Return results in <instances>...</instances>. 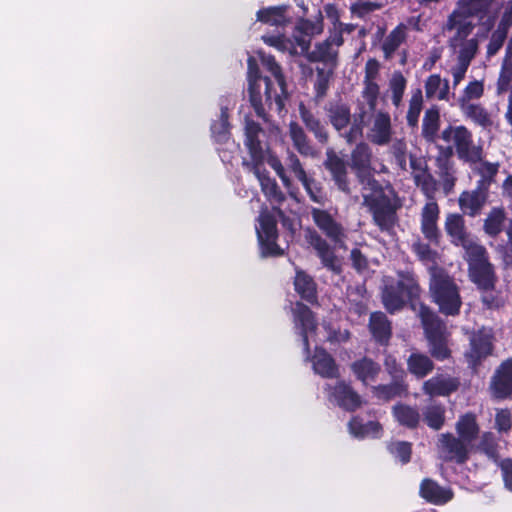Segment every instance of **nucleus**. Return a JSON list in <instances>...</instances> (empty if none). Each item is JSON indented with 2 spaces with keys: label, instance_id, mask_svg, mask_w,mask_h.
Returning a JSON list of instances; mask_svg holds the SVG:
<instances>
[{
  "label": "nucleus",
  "instance_id": "14",
  "mask_svg": "<svg viewBox=\"0 0 512 512\" xmlns=\"http://www.w3.org/2000/svg\"><path fill=\"white\" fill-rule=\"evenodd\" d=\"M392 134L389 113L381 110L374 112L368 125L367 139L373 144L384 146L391 142Z\"/></svg>",
  "mask_w": 512,
  "mask_h": 512
},
{
  "label": "nucleus",
  "instance_id": "61",
  "mask_svg": "<svg viewBox=\"0 0 512 512\" xmlns=\"http://www.w3.org/2000/svg\"><path fill=\"white\" fill-rule=\"evenodd\" d=\"M381 7L382 5L377 2L359 0L353 3L350 9L353 14L359 17H364L367 14L380 9Z\"/></svg>",
  "mask_w": 512,
  "mask_h": 512
},
{
  "label": "nucleus",
  "instance_id": "23",
  "mask_svg": "<svg viewBox=\"0 0 512 512\" xmlns=\"http://www.w3.org/2000/svg\"><path fill=\"white\" fill-rule=\"evenodd\" d=\"M471 349L466 353L468 361L474 365L482 357L487 356L491 352V335L486 329L480 330L473 334L470 339Z\"/></svg>",
  "mask_w": 512,
  "mask_h": 512
},
{
  "label": "nucleus",
  "instance_id": "34",
  "mask_svg": "<svg viewBox=\"0 0 512 512\" xmlns=\"http://www.w3.org/2000/svg\"><path fill=\"white\" fill-rule=\"evenodd\" d=\"M349 432L355 438L363 439L366 437L377 438L381 436L382 426L375 421H369L364 424L361 419L354 417L349 422Z\"/></svg>",
  "mask_w": 512,
  "mask_h": 512
},
{
  "label": "nucleus",
  "instance_id": "25",
  "mask_svg": "<svg viewBox=\"0 0 512 512\" xmlns=\"http://www.w3.org/2000/svg\"><path fill=\"white\" fill-rule=\"evenodd\" d=\"M311 362L316 374L324 378H334L338 376V367L332 356L325 350L316 348Z\"/></svg>",
  "mask_w": 512,
  "mask_h": 512
},
{
  "label": "nucleus",
  "instance_id": "59",
  "mask_svg": "<svg viewBox=\"0 0 512 512\" xmlns=\"http://www.w3.org/2000/svg\"><path fill=\"white\" fill-rule=\"evenodd\" d=\"M297 31L311 39L312 36L318 35L323 31L321 21L312 22L310 20H300L296 25Z\"/></svg>",
  "mask_w": 512,
  "mask_h": 512
},
{
  "label": "nucleus",
  "instance_id": "37",
  "mask_svg": "<svg viewBox=\"0 0 512 512\" xmlns=\"http://www.w3.org/2000/svg\"><path fill=\"white\" fill-rule=\"evenodd\" d=\"M445 229L447 234L451 237L452 242L457 246H460L469 239L465 230L464 219L459 214H449L446 217Z\"/></svg>",
  "mask_w": 512,
  "mask_h": 512
},
{
  "label": "nucleus",
  "instance_id": "5",
  "mask_svg": "<svg viewBox=\"0 0 512 512\" xmlns=\"http://www.w3.org/2000/svg\"><path fill=\"white\" fill-rule=\"evenodd\" d=\"M418 315L429 343L431 355L437 360L447 359L450 356V350L447 345L448 335L445 325L435 313L423 304L419 305Z\"/></svg>",
  "mask_w": 512,
  "mask_h": 512
},
{
  "label": "nucleus",
  "instance_id": "29",
  "mask_svg": "<svg viewBox=\"0 0 512 512\" xmlns=\"http://www.w3.org/2000/svg\"><path fill=\"white\" fill-rule=\"evenodd\" d=\"M351 369L358 380L367 385L376 380L380 365L369 358H362L352 363Z\"/></svg>",
  "mask_w": 512,
  "mask_h": 512
},
{
  "label": "nucleus",
  "instance_id": "26",
  "mask_svg": "<svg viewBox=\"0 0 512 512\" xmlns=\"http://www.w3.org/2000/svg\"><path fill=\"white\" fill-rule=\"evenodd\" d=\"M486 201V191L481 187L471 192H463L459 197L461 210L470 216H474L483 207Z\"/></svg>",
  "mask_w": 512,
  "mask_h": 512
},
{
  "label": "nucleus",
  "instance_id": "30",
  "mask_svg": "<svg viewBox=\"0 0 512 512\" xmlns=\"http://www.w3.org/2000/svg\"><path fill=\"white\" fill-rule=\"evenodd\" d=\"M460 107L467 118L483 129H491L494 126L493 116L480 104L463 103Z\"/></svg>",
  "mask_w": 512,
  "mask_h": 512
},
{
  "label": "nucleus",
  "instance_id": "20",
  "mask_svg": "<svg viewBox=\"0 0 512 512\" xmlns=\"http://www.w3.org/2000/svg\"><path fill=\"white\" fill-rule=\"evenodd\" d=\"M439 206L434 201H428L421 211V232L431 243L437 244L440 237L438 229Z\"/></svg>",
  "mask_w": 512,
  "mask_h": 512
},
{
  "label": "nucleus",
  "instance_id": "24",
  "mask_svg": "<svg viewBox=\"0 0 512 512\" xmlns=\"http://www.w3.org/2000/svg\"><path fill=\"white\" fill-rule=\"evenodd\" d=\"M455 378L437 375L423 383V391L430 396H447L458 388Z\"/></svg>",
  "mask_w": 512,
  "mask_h": 512
},
{
  "label": "nucleus",
  "instance_id": "11",
  "mask_svg": "<svg viewBox=\"0 0 512 512\" xmlns=\"http://www.w3.org/2000/svg\"><path fill=\"white\" fill-rule=\"evenodd\" d=\"M379 96V86L377 82L364 81V89L362 97L366 101L367 107L361 106L359 113L355 116L354 123L350 130L344 134L347 142L352 143L362 135V124L365 122V117L368 112H374Z\"/></svg>",
  "mask_w": 512,
  "mask_h": 512
},
{
  "label": "nucleus",
  "instance_id": "55",
  "mask_svg": "<svg viewBox=\"0 0 512 512\" xmlns=\"http://www.w3.org/2000/svg\"><path fill=\"white\" fill-rule=\"evenodd\" d=\"M423 97L421 90H417L411 96L407 112V122L410 126H416L422 110Z\"/></svg>",
  "mask_w": 512,
  "mask_h": 512
},
{
  "label": "nucleus",
  "instance_id": "21",
  "mask_svg": "<svg viewBox=\"0 0 512 512\" xmlns=\"http://www.w3.org/2000/svg\"><path fill=\"white\" fill-rule=\"evenodd\" d=\"M491 389L497 398H506L512 393V358L501 365L493 378Z\"/></svg>",
  "mask_w": 512,
  "mask_h": 512
},
{
  "label": "nucleus",
  "instance_id": "18",
  "mask_svg": "<svg viewBox=\"0 0 512 512\" xmlns=\"http://www.w3.org/2000/svg\"><path fill=\"white\" fill-rule=\"evenodd\" d=\"M311 216L314 224L335 243L341 242L345 236L343 226L327 211L312 208Z\"/></svg>",
  "mask_w": 512,
  "mask_h": 512
},
{
  "label": "nucleus",
  "instance_id": "39",
  "mask_svg": "<svg viewBox=\"0 0 512 512\" xmlns=\"http://www.w3.org/2000/svg\"><path fill=\"white\" fill-rule=\"evenodd\" d=\"M407 27L401 23L396 26L384 39L382 50L386 59H391L395 51L401 46L407 37Z\"/></svg>",
  "mask_w": 512,
  "mask_h": 512
},
{
  "label": "nucleus",
  "instance_id": "4",
  "mask_svg": "<svg viewBox=\"0 0 512 512\" xmlns=\"http://www.w3.org/2000/svg\"><path fill=\"white\" fill-rule=\"evenodd\" d=\"M493 0H458L456 8L448 17L446 27L461 26L474 28L473 19L490 29L494 19L488 15Z\"/></svg>",
  "mask_w": 512,
  "mask_h": 512
},
{
  "label": "nucleus",
  "instance_id": "8",
  "mask_svg": "<svg viewBox=\"0 0 512 512\" xmlns=\"http://www.w3.org/2000/svg\"><path fill=\"white\" fill-rule=\"evenodd\" d=\"M441 138L450 149L455 148L459 158L476 162L481 158V150L473 143L471 132L464 126H449L444 129Z\"/></svg>",
  "mask_w": 512,
  "mask_h": 512
},
{
  "label": "nucleus",
  "instance_id": "28",
  "mask_svg": "<svg viewBox=\"0 0 512 512\" xmlns=\"http://www.w3.org/2000/svg\"><path fill=\"white\" fill-rule=\"evenodd\" d=\"M369 330L373 338L381 344H386L390 339L391 324L382 312H374L370 315Z\"/></svg>",
  "mask_w": 512,
  "mask_h": 512
},
{
  "label": "nucleus",
  "instance_id": "27",
  "mask_svg": "<svg viewBox=\"0 0 512 512\" xmlns=\"http://www.w3.org/2000/svg\"><path fill=\"white\" fill-rule=\"evenodd\" d=\"M420 494L427 501L441 505L452 499V492L449 489L440 487L436 482L425 479L420 486Z\"/></svg>",
  "mask_w": 512,
  "mask_h": 512
},
{
  "label": "nucleus",
  "instance_id": "19",
  "mask_svg": "<svg viewBox=\"0 0 512 512\" xmlns=\"http://www.w3.org/2000/svg\"><path fill=\"white\" fill-rule=\"evenodd\" d=\"M308 243L315 249L322 264L335 273L341 271L339 259L335 256L333 249L316 231L309 230L306 235Z\"/></svg>",
  "mask_w": 512,
  "mask_h": 512
},
{
  "label": "nucleus",
  "instance_id": "54",
  "mask_svg": "<svg viewBox=\"0 0 512 512\" xmlns=\"http://www.w3.org/2000/svg\"><path fill=\"white\" fill-rule=\"evenodd\" d=\"M439 114L436 110H427L425 112L422 124L423 136L432 141L438 130Z\"/></svg>",
  "mask_w": 512,
  "mask_h": 512
},
{
  "label": "nucleus",
  "instance_id": "10",
  "mask_svg": "<svg viewBox=\"0 0 512 512\" xmlns=\"http://www.w3.org/2000/svg\"><path fill=\"white\" fill-rule=\"evenodd\" d=\"M446 29L455 32L449 40V45L457 55V62L470 65L478 50L477 39H467L473 28L453 26Z\"/></svg>",
  "mask_w": 512,
  "mask_h": 512
},
{
  "label": "nucleus",
  "instance_id": "2",
  "mask_svg": "<svg viewBox=\"0 0 512 512\" xmlns=\"http://www.w3.org/2000/svg\"><path fill=\"white\" fill-rule=\"evenodd\" d=\"M245 140L244 145L249 151L251 161L243 160V166L252 172L258 179L261 189L266 197L273 203L280 204L285 196L280 191L275 180L268 177L260 166L264 162V148L261 145L260 136L263 131L260 126L248 118L245 120Z\"/></svg>",
  "mask_w": 512,
  "mask_h": 512
},
{
  "label": "nucleus",
  "instance_id": "46",
  "mask_svg": "<svg viewBox=\"0 0 512 512\" xmlns=\"http://www.w3.org/2000/svg\"><path fill=\"white\" fill-rule=\"evenodd\" d=\"M300 182L311 201L321 205L326 203L327 196L320 182L316 181L314 178L308 175L301 179Z\"/></svg>",
  "mask_w": 512,
  "mask_h": 512
},
{
  "label": "nucleus",
  "instance_id": "7",
  "mask_svg": "<svg viewBox=\"0 0 512 512\" xmlns=\"http://www.w3.org/2000/svg\"><path fill=\"white\" fill-rule=\"evenodd\" d=\"M265 84V98L267 102L274 104L277 110L283 108V101L281 95L277 92H273L271 83L268 78H262L259 74L256 60L253 57L248 58V92L250 97L251 105L253 106L257 116L265 118V111L262 103L261 94V83Z\"/></svg>",
  "mask_w": 512,
  "mask_h": 512
},
{
  "label": "nucleus",
  "instance_id": "53",
  "mask_svg": "<svg viewBox=\"0 0 512 512\" xmlns=\"http://www.w3.org/2000/svg\"><path fill=\"white\" fill-rule=\"evenodd\" d=\"M389 88L392 92V102L398 107L402 101V97L406 88V79L401 72H394L389 81Z\"/></svg>",
  "mask_w": 512,
  "mask_h": 512
},
{
  "label": "nucleus",
  "instance_id": "1",
  "mask_svg": "<svg viewBox=\"0 0 512 512\" xmlns=\"http://www.w3.org/2000/svg\"><path fill=\"white\" fill-rule=\"evenodd\" d=\"M372 152L366 143H359L351 153V168L362 185L363 205L373 216L374 223L382 230H390L395 223V208L391 202L392 191L384 188L373 177Z\"/></svg>",
  "mask_w": 512,
  "mask_h": 512
},
{
  "label": "nucleus",
  "instance_id": "47",
  "mask_svg": "<svg viewBox=\"0 0 512 512\" xmlns=\"http://www.w3.org/2000/svg\"><path fill=\"white\" fill-rule=\"evenodd\" d=\"M405 391L406 387L399 381H395L387 385L374 386L372 388L374 396L383 401H389L390 399L401 395Z\"/></svg>",
  "mask_w": 512,
  "mask_h": 512
},
{
  "label": "nucleus",
  "instance_id": "13",
  "mask_svg": "<svg viewBox=\"0 0 512 512\" xmlns=\"http://www.w3.org/2000/svg\"><path fill=\"white\" fill-rule=\"evenodd\" d=\"M263 41L281 52L290 55H304L308 53L311 39L297 31L295 27L292 39L284 36H263Z\"/></svg>",
  "mask_w": 512,
  "mask_h": 512
},
{
  "label": "nucleus",
  "instance_id": "31",
  "mask_svg": "<svg viewBox=\"0 0 512 512\" xmlns=\"http://www.w3.org/2000/svg\"><path fill=\"white\" fill-rule=\"evenodd\" d=\"M299 114L306 128L314 134L315 138L321 143H326L328 132L325 125L303 103L299 105Z\"/></svg>",
  "mask_w": 512,
  "mask_h": 512
},
{
  "label": "nucleus",
  "instance_id": "57",
  "mask_svg": "<svg viewBox=\"0 0 512 512\" xmlns=\"http://www.w3.org/2000/svg\"><path fill=\"white\" fill-rule=\"evenodd\" d=\"M388 450L394 458L399 459L403 464L410 461V443L404 441L392 442L388 445Z\"/></svg>",
  "mask_w": 512,
  "mask_h": 512
},
{
  "label": "nucleus",
  "instance_id": "63",
  "mask_svg": "<svg viewBox=\"0 0 512 512\" xmlns=\"http://www.w3.org/2000/svg\"><path fill=\"white\" fill-rule=\"evenodd\" d=\"M406 144L402 140H396L391 146V153L395 157L397 165L406 170Z\"/></svg>",
  "mask_w": 512,
  "mask_h": 512
},
{
  "label": "nucleus",
  "instance_id": "43",
  "mask_svg": "<svg viewBox=\"0 0 512 512\" xmlns=\"http://www.w3.org/2000/svg\"><path fill=\"white\" fill-rule=\"evenodd\" d=\"M456 431L458 437L472 444L479 431L475 415L467 413L461 416L456 423Z\"/></svg>",
  "mask_w": 512,
  "mask_h": 512
},
{
  "label": "nucleus",
  "instance_id": "16",
  "mask_svg": "<svg viewBox=\"0 0 512 512\" xmlns=\"http://www.w3.org/2000/svg\"><path fill=\"white\" fill-rule=\"evenodd\" d=\"M472 444L452 434H441L439 437V449L448 460L463 463L467 460Z\"/></svg>",
  "mask_w": 512,
  "mask_h": 512
},
{
  "label": "nucleus",
  "instance_id": "6",
  "mask_svg": "<svg viewBox=\"0 0 512 512\" xmlns=\"http://www.w3.org/2000/svg\"><path fill=\"white\" fill-rule=\"evenodd\" d=\"M398 277L397 282L385 284L382 291L383 305L390 313L399 311L408 300L419 295V285L412 273L401 272Z\"/></svg>",
  "mask_w": 512,
  "mask_h": 512
},
{
  "label": "nucleus",
  "instance_id": "42",
  "mask_svg": "<svg viewBox=\"0 0 512 512\" xmlns=\"http://www.w3.org/2000/svg\"><path fill=\"white\" fill-rule=\"evenodd\" d=\"M294 286L301 298L308 302H314L316 300V284L305 272L300 270L296 271Z\"/></svg>",
  "mask_w": 512,
  "mask_h": 512
},
{
  "label": "nucleus",
  "instance_id": "58",
  "mask_svg": "<svg viewBox=\"0 0 512 512\" xmlns=\"http://www.w3.org/2000/svg\"><path fill=\"white\" fill-rule=\"evenodd\" d=\"M484 92L483 83L481 81H472L464 89L462 97L459 99L460 105L470 103L471 100L479 99Z\"/></svg>",
  "mask_w": 512,
  "mask_h": 512
},
{
  "label": "nucleus",
  "instance_id": "51",
  "mask_svg": "<svg viewBox=\"0 0 512 512\" xmlns=\"http://www.w3.org/2000/svg\"><path fill=\"white\" fill-rule=\"evenodd\" d=\"M413 252L417 255L418 259L425 265L429 266V269L435 268L438 253L430 248V246L421 241H416L412 245Z\"/></svg>",
  "mask_w": 512,
  "mask_h": 512
},
{
  "label": "nucleus",
  "instance_id": "22",
  "mask_svg": "<svg viewBox=\"0 0 512 512\" xmlns=\"http://www.w3.org/2000/svg\"><path fill=\"white\" fill-rule=\"evenodd\" d=\"M325 167L332 174L333 180L337 187L345 193L350 192L349 182L347 178V167L343 159L337 156L333 151L327 152Z\"/></svg>",
  "mask_w": 512,
  "mask_h": 512
},
{
  "label": "nucleus",
  "instance_id": "32",
  "mask_svg": "<svg viewBox=\"0 0 512 512\" xmlns=\"http://www.w3.org/2000/svg\"><path fill=\"white\" fill-rule=\"evenodd\" d=\"M470 277L481 289L489 290L494 284V273L488 261L475 263L469 267Z\"/></svg>",
  "mask_w": 512,
  "mask_h": 512
},
{
  "label": "nucleus",
  "instance_id": "48",
  "mask_svg": "<svg viewBox=\"0 0 512 512\" xmlns=\"http://www.w3.org/2000/svg\"><path fill=\"white\" fill-rule=\"evenodd\" d=\"M460 246L465 250V257L469 263V267L473 266L475 263L487 261L485 248L472 239H467L465 243H462Z\"/></svg>",
  "mask_w": 512,
  "mask_h": 512
},
{
  "label": "nucleus",
  "instance_id": "62",
  "mask_svg": "<svg viewBox=\"0 0 512 512\" xmlns=\"http://www.w3.org/2000/svg\"><path fill=\"white\" fill-rule=\"evenodd\" d=\"M285 163L299 181L307 176L299 158L293 152H288Z\"/></svg>",
  "mask_w": 512,
  "mask_h": 512
},
{
  "label": "nucleus",
  "instance_id": "64",
  "mask_svg": "<svg viewBox=\"0 0 512 512\" xmlns=\"http://www.w3.org/2000/svg\"><path fill=\"white\" fill-rule=\"evenodd\" d=\"M506 36H507V34H505L502 31H498V30H496L492 34V37H491L490 42L487 47L488 56H493L499 51V49L502 47V45L506 39Z\"/></svg>",
  "mask_w": 512,
  "mask_h": 512
},
{
  "label": "nucleus",
  "instance_id": "41",
  "mask_svg": "<svg viewBox=\"0 0 512 512\" xmlns=\"http://www.w3.org/2000/svg\"><path fill=\"white\" fill-rule=\"evenodd\" d=\"M407 368L417 378H424L433 370L434 364L427 355L414 352L407 359Z\"/></svg>",
  "mask_w": 512,
  "mask_h": 512
},
{
  "label": "nucleus",
  "instance_id": "44",
  "mask_svg": "<svg viewBox=\"0 0 512 512\" xmlns=\"http://www.w3.org/2000/svg\"><path fill=\"white\" fill-rule=\"evenodd\" d=\"M424 421L434 429L439 430L445 421V408L442 405L432 403L423 410Z\"/></svg>",
  "mask_w": 512,
  "mask_h": 512
},
{
  "label": "nucleus",
  "instance_id": "33",
  "mask_svg": "<svg viewBox=\"0 0 512 512\" xmlns=\"http://www.w3.org/2000/svg\"><path fill=\"white\" fill-rule=\"evenodd\" d=\"M326 112L330 123L337 131L345 129L350 122V108L344 103H330L326 107Z\"/></svg>",
  "mask_w": 512,
  "mask_h": 512
},
{
  "label": "nucleus",
  "instance_id": "35",
  "mask_svg": "<svg viewBox=\"0 0 512 512\" xmlns=\"http://www.w3.org/2000/svg\"><path fill=\"white\" fill-rule=\"evenodd\" d=\"M286 11L285 5L262 8L256 14L257 21L272 26H284L289 22Z\"/></svg>",
  "mask_w": 512,
  "mask_h": 512
},
{
  "label": "nucleus",
  "instance_id": "49",
  "mask_svg": "<svg viewBox=\"0 0 512 512\" xmlns=\"http://www.w3.org/2000/svg\"><path fill=\"white\" fill-rule=\"evenodd\" d=\"M476 164L475 169L480 174L481 178L478 181V187L483 190H487L490 184L494 181V177L498 172L499 165L488 162H474Z\"/></svg>",
  "mask_w": 512,
  "mask_h": 512
},
{
  "label": "nucleus",
  "instance_id": "60",
  "mask_svg": "<svg viewBox=\"0 0 512 512\" xmlns=\"http://www.w3.org/2000/svg\"><path fill=\"white\" fill-rule=\"evenodd\" d=\"M419 178V181L416 182V186L421 189V191L425 194V196L429 199V201L433 200L434 194L437 190V182L428 172L422 178Z\"/></svg>",
  "mask_w": 512,
  "mask_h": 512
},
{
  "label": "nucleus",
  "instance_id": "15",
  "mask_svg": "<svg viewBox=\"0 0 512 512\" xmlns=\"http://www.w3.org/2000/svg\"><path fill=\"white\" fill-rule=\"evenodd\" d=\"M325 391L330 402L347 411H354L362 405L361 397L343 381L337 382L333 387L327 385Z\"/></svg>",
  "mask_w": 512,
  "mask_h": 512
},
{
  "label": "nucleus",
  "instance_id": "50",
  "mask_svg": "<svg viewBox=\"0 0 512 512\" xmlns=\"http://www.w3.org/2000/svg\"><path fill=\"white\" fill-rule=\"evenodd\" d=\"M262 65L274 76L281 94H285V79L280 65L275 61L272 55H266L264 52H258Z\"/></svg>",
  "mask_w": 512,
  "mask_h": 512
},
{
  "label": "nucleus",
  "instance_id": "12",
  "mask_svg": "<svg viewBox=\"0 0 512 512\" xmlns=\"http://www.w3.org/2000/svg\"><path fill=\"white\" fill-rule=\"evenodd\" d=\"M295 331L301 336L303 347L308 355L309 341L314 339L317 323L312 311L301 302H296L291 308Z\"/></svg>",
  "mask_w": 512,
  "mask_h": 512
},
{
  "label": "nucleus",
  "instance_id": "52",
  "mask_svg": "<svg viewBox=\"0 0 512 512\" xmlns=\"http://www.w3.org/2000/svg\"><path fill=\"white\" fill-rule=\"evenodd\" d=\"M505 220V212L503 209L494 208L485 220V231L492 236L501 232Z\"/></svg>",
  "mask_w": 512,
  "mask_h": 512
},
{
  "label": "nucleus",
  "instance_id": "3",
  "mask_svg": "<svg viewBox=\"0 0 512 512\" xmlns=\"http://www.w3.org/2000/svg\"><path fill=\"white\" fill-rule=\"evenodd\" d=\"M430 292L442 313L458 314L462 304L459 289L454 280L439 268L431 269Z\"/></svg>",
  "mask_w": 512,
  "mask_h": 512
},
{
  "label": "nucleus",
  "instance_id": "9",
  "mask_svg": "<svg viewBox=\"0 0 512 512\" xmlns=\"http://www.w3.org/2000/svg\"><path fill=\"white\" fill-rule=\"evenodd\" d=\"M276 214L282 215L280 210L270 213L262 210L258 217V225H256V233L263 256H279L283 254L282 249L276 244L277 239V222Z\"/></svg>",
  "mask_w": 512,
  "mask_h": 512
},
{
  "label": "nucleus",
  "instance_id": "36",
  "mask_svg": "<svg viewBox=\"0 0 512 512\" xmlns=\"http://www.w3.org/2000/svg\"><path fill=\"white\" fill-rule=\"evenodd\" d=\"M392 413L400 425L410 429L416 428L420 422V413L416 407L400 403L393 406Z\"/></svg>",
  "mask_w": 512,
  "mask_h": 512
},
{
  "label": "nucleus",
  "instance_id": "45",
  "mask_svg": "<svg viewBox=\"0 0 512 512\" xmlns=\"http://www.w3.org/2000/svg\"><path fill=\"white\" fill-rule=\"evenodd\" d=\"M230 101L225 105H221V114L219 120L211 125L212 135L218 142H225L228 139L229 124H228V108Z\"/></svg>",
  "mask_w": 512,
  "mask_h": 512
},
{
  "label": "nucleus",
  "instance_id": "38",
  "mask_svg": "<svg viewBox=\"0 0 512 512\" xmlns=\"http://www.w3.org/2000/svg\"><path fill=\"white\" fill-rule=\"evenodd\" d=\"M425 94L429 99L448 100L449 83L439 74L430 75L425 82Z\"/></svg>",
  "mask_w": 512,
  "mask_h": 512
},
{
  "label": "nucleus",
  "instance_id": "17",
  "mask_svg": "<svg viewBox=\"0 0 512 512\" xmlns=\"http://www.w3.org/2000/svg\"><path fill=\"white\" fill-rule=\"evenodd\" d=\"M342 43V33L335 32L323 42L316 44L314 50L308 54V59L312 62H323L327 65L335 66L338 55L337 48Z\"/></svg>",
  "mask_w": 512,
  "mask_h": 512
},
{
  "label": "nucleus",
  "instance_id": "40",
  "mask_svg": "<svg viewBox=\"0 0 512 512\" xmlns=\"http://www.w3.org/2000/svg\"><path fill=\"white\" fill-rule=\"evenodd\" d=\"M289 136L294 148L303 156H314L315 151L311 146L303 128L296 122L289 124Z\"/></svg>",
  "mask_w": 512,
  "mask_h": 512
},
{
  "label": "nucleus",
  "instance_id": "56",
  "mask_svg": "<svg viewBox=\"0 0 512 512\" xmlns=\"http://www.w3.org/2000/svg\"><path fill=\"white\" fill-rule=\"evenodd\" d=\"M261 145H262V147L265 150V152H264V160H266L267 163L270 165V167L276 172L278 177L281 179L283 185L287 189H290V187H291V180L286 175L285 169H284L280 159L277 156L273 155V154H268L266 156L267 149H266L265 145L262 142H261Z\"/></svg>",
  "mask_w": 512,
  "mask_h": 512
}]
</instances>
